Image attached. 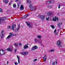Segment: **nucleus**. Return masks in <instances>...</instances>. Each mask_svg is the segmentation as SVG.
Instances as JSON below:
<instances>
[{
	"mask_svg": "<svg viewBox=\"0 0 65 65\" xmlns=\"http://www.w3.org/2000/svg\"><path fill=\"white\" fill-rule=\"evenodd\" d=\"M12 30H14V32L15 33H18L19 31V30H20V25H18V27L16 29H14V28H15L16 27V25L15 24H13L12 25Z\"/></svg>",
	"mask_w": 65,
	"mask_h": 65,
	"instance_id": "nucleus-1",
	"label": "nucleus"
},
{
	"mask_svg": "<svg viewBox=\"0 0 65 65\" xmlns=\"http://www.w3.org/2000/svg\"><path fill=\"white\" fill-rule=\"evenodd\" d=\"M25 23L26 24H27V25L28 26L29 28H32L33 27V25L30 24L29 22H25Z\"/></svg>",
	"mask_w": 65,
	"mask_h": 65,
	"instance_id": "nucleus-2",
	"label": "nucleus"
},
{
	"mask_svg": "<svg viewBox=\"0 0 65 65\" xmlns=\"http://www.w3.org/2000/svg\"><path fill=\"white\" fill-rule=\"evenodd\" d=\"M5 54V51L3 50H0V55H4Z\"/></svg>",
	"mask_w": 65,
	"mask_h": 65,
	"instance_id": "nucleus-3",
	"label": "nucleus"
},
{
	"mask_svg": "<svg viewBox=\"0 0 65 65\" xmlns=\"http://www.w3.org/2000/svg\"><path fill=\"white\" fill-rule=\"evenodd\" d=\"M38 47L37 45H35L32 47L31 48V50L32 51H35V50L38 49Z\"/></svg>",
	"mask_w": 65,
	"mask_h": 65,
	"instance_id": "nucleus-4",
	"label": "nucleus"
},
{
	"mask_svg": "<svg viewBox=\"0 0 65 65\" xmlns=\"http://www.w3.org/2000/svg\"><path fill=\"white\" fill-rule=\"evenodd\" d=\"M54 13V12H47V15L48 16L51 17L53 14V13Z\"/></svg>",
	"mask_w": 65,
	"mask_h": 65,
	"instance_id": "nucleus-5",
	"label": "nucleus"
},
{
	"mask_svg": "<svg viewBox=\"0 0 65 65\" xmlns=\"http://www.w3.org/2000/svg\"><path fill=\"white\" fill-rule=\"evenodd\" d=\"M28 54V52L26 51L25 52H22L20 53V54L22 55H27Z\"/></svg>",
	"mask_w": 65,
	"mask_h": 65,
	"instance_id": "nucleus-6",
	"label": "nucleus"
},
{
	"mask_svg": "<svg viewBox=\"0 0 65 65\" xmlns=\"http://www.w3.org/2000/svg\"><path fill=\"white\" fill-rule=\"evenodd\" d=\"M6 17H2L0 18V24L1 23V22L2 21H4L6 20Z\"/></svg>",
	"mask_w": 65,
	"mask_h": 65,
	"instance_id": "nucleus-7",
	"label": "nucleus"
},
{
	"mask_svg": "<svg viewBox=\"0 0 65 65\" xmlns=\"http://www.w3.org/2000/svg\"><path fill=\"white\" fill-rule=\"evenodd\" d=\"M39 17L42 20H44V18H45V16L43 15H40Z\"/></svg>",
	"mask_w": 65,
	"mask_h": 65,
	"instance_id": "nucleus-8",
	"label": "nucleus"
},
{
	"mask_svg": "<svg viewBox=\"0 0 65 65\" xmlns=\"http://www.w3.org/2000/svg\"><path fill=\"white\" fill-rule=\"evenodd\" d=\"M53 21H56V20L58 21V18L56 17V16L54 17H53Z\"/></svg>",
	"mask_w": 65,
	"mask_h": 65,
	"instance_id": "nucleus-9",
	"label": "nucleus"
},
{
	"mask_svg": "<svg viewBox=\"0 0 65 65\" xmlns=\"http://www.w3.org/2000/svg\"><path fill=\"white\" fill-rule=\"evenodd\" d=\"M57 44L58 46H61V43L60 42V41H59L57 42Z\"/></svg>",
	"mask_w": 65,
	"mask_h": 65,
	"instance_id": "nucleus-10",
	"label": "nucleus"
},
{
	"mask_svg": "<svg viewBox=\"0 0 65 65\" xmlns=\"http://www.w3.org/2000/svg\"><path fill=\"white\" fill-rule=\"evenodd\" d=\"M47 57V55H45V56L43 57V59L44 62H45V61L46 60V57Z\"/></svg>",
	"mask_w": 65,
	"mask_h": 65,
	"instance_id": "nucleus-11",
	"label": "nucleus"
},
{
	"mask_svg": "<svg viewBox=\"0 0 65 65\" xmlns=\"http://www.w3.org/2000/svg\"><path fill=\"white\" fill-rule=\"evenodd\" d=\"M29 15V14H27L26 15H25L23 17H22V19H25L27 18V17Z\"/></svg>",
	"mask_w": 65,
	"mask_h": 65,
	"instance_id": "nucleus-12",
	"label": "nucleus"
},
{
	"mask_svg": "<svg viewBox=\"0 0 65 65\" xmlns=\"http://www.w3.org/2000/svg\"><path fill=\"white\" fill-rule=\"evenodd\" d=\"M24 6L23 5H21L20 8V9L21 10H24Z\"/></svg>",
	"mask_w": 65,
	"mask_h": 65,
	"instance_id": "nucleus-13",
	"label": "nucleus"
},
{
	"mask_svg": "<svg viewBox=\"0 0 65 65\" xmlns=\"http://www.w3.org/2000/svg\"><path fill=\"white\" fill-rule=\"evenodd\" d=\"M14 45L15 46V47H17L19 46V43H17L14 44Z\"/></svg>",
	"mask_w": 65,
	"mask_h": 65,
	"instance_id": "nucleus-14",
	"label": "nucleus"
},
{
	"mask_svg": "<svg viewBox=\"0 0 65 65\" xmlns=\"http://www.w3.org/2000/svg\"><path fill=\"white\" fill-rule=\"evenodd\" d=\"M29 47V46H28V44H27L26 45H25L24 46V49H26L27 48H28Z\"/></svg>",
	"mask_w": 65,
	"mask_h": 65,
	"instance_id": "nucleus-15",
	"label": "nucleus"
},
{
	"mask_svg": "<svg viewBox=\"0 0 65 65\" xmlns=\"http://www.w3.org/2000/svg\"><path fill=\"white\" fill-rule=\"evenodd\" d=\"M11 36H12V35H9L6 38L7 39H9V38H10V37H11Z\"/></svg>",
	"mask_w": 65,
	"mask_h": 65,
	"instance_id": "nucleus-16",
	"label": "nucleus"
},
{
	"mask_svg": "<svg viewBox=\"0 0 65 65\" xmlns=\"http://www.w3.org/2000/svg\"><path fill=\"white\" fill-rule=\"evenodd\" d=\"M61 25H62V23H60L58 24V26L59 28H60V26H61Z\"/></svg>",
	"mask_w": 65,
	"mask_h": 65,
	"instance_id": "nucleus-17",
	"label": "nucleus"
},
{
	"mask_svg": "<svg viewBox=\"0 0 65 65\" xmlns=\"http://www.w3.org/2000/svg\"><path fill=\"white\" fill-rule=\"evenodd\" d=\"M27 3H28L29 4H30L31 3V1L30 0H27Z\"/></svg>",
	"mask_w": 65,
	"mask_h": 65,
	"instance_id": "nucleus-18",
	"label": "nucleus"
},
{
	"mask_svg": "<svg viewBox=\"0 0 65 65\" xmlns=\"http://www.w3.org/2000/svg\"><path fill=\"white\" fill-rule=\"evenodd\" d=\"M7 51H9L10 52H12V50H11L10 48H7Z\"/></svg>",
	"mask_w": 65,
	"mask_h": 65,
	"instance_id": "nucleus-19",
	"label": "nucleus"
},
{
	"mask_svg": "<svg viewBox=\"0 0 65 65\" xmlns=\"http://www.w3.org/2000/svg\"><path fill=\"white\" fill-rule=\"evenodd\" d=\"M3 37H4V34H1V38H2Z\"/></svg>",
	"mask_w": 65,
	"mask_h": 65,
	"instance_id": "nucleus-20",
	"label": "nucleus"
},
{
	"mask_svg": "<svg viewBox=\"0 0 65 65\" xmlns=\"http://www.w3.org/2000/svg\"><path fill=\"white\" fill-rule=\"evenodd\" d=\"M37 38H39V39H40L41 38V36L40 35H38L37 36Z\"/></svg>",
	"mask_w": 65,
	"mask_h": 65,
	"instance_id": "nucleus-21",
	"label": "nucleus"
},
{
	"mask_svg": "<svg viewBox=\"0 0 65 65\" xmlns=\"http://www.w3.org/2000/svg\"><path fill=\"white\" fill-rule=\"evenodd\" d=\"M4 2L5 3H8V0H3Z\"/></svg>",
	"mask_w": 65,
	"mask_h": 65,
	"instance_id": "nucleus-22",
	"label": "nucleus"
},
{
	"mask_svg": "<svg viewBox=\"0 0 65 65\" xmlns=\"http://www.w3.org/2000/svg\"><path fill=\"white\" fill-rule=\"evenodd\" d=\"M38 42H39V43H41L42 42L41 40L39 39L38 40Z\"/></svg>",
	"mask_w": 65,
	"mask_h": 65,
	"instance_id": "nucleus-23",
	"label": "nucleus"
},
{
	"mask_svg": "<svg viewBox=\"0 0 65 65\" xmlns=\"http://www.w3.org/2000/svg\"><path fill=\"white\" fill-rule=\"evenodd\" d=\"M35 42H38V39H37V38H35Z\"/></svg>",
	"mask_w": 65,
	"mask_h": 65,
	"instance_id": "nucleus-24",
	"label": "nucleus"
},
{
	"mask_svg": "<svg viewBox=\"0 0 65 65\" xmlns=\"http://www.w3.org/2000/svg\"><path fill=\"white\" fill-rule=\"evenodd\" d=\"M50 26L52 27V29H54L55 28V26H54V25H51Z\"/></svg>",
	"mask_w": 65,
	"mask_h": 65,
	"instance_id": "nucleus-25",
	"label": "nucleus"
},
{
	"mask_svg": "<svg viewBox=\"0 0 65 65\" xmlns=\"http://www.w3.org/2000/svg\"><path fill=\"white\" fill-rule=\"evenodd\" d=\"M55 51V49H52L50 50L51 52H53Z\"/></svg>",
	"mask_w": 65,
	"mask_h": 65,
	"instance_id": "nucleus-26",
	"label": "nucleus"
},
{
	"mask_svg": "<svg viewBox=\"0 0 65 65\" xmlns=\"http://www.w3.org/2000/svg\"><path fill=\"white\" fill-rule=\"evenodd\" d=\"M21 4V3L20 2L19 3H18V7H19V6H20V4Z\"/></svg>",
	"mask_w": 65,
	"mask_h": 65,
	"instance_id": "nucleus-27",
	"label": "nucleus"
},
{
	"mask_svg": "<svg viewBox=\"0 0 65 65\" xmlns=\"http://www.w3.org/2000/svg\"><path fill=\"white\" fill-rule=\"evenodd\" d=\"M48 8H49V9H51L52 8V7L50 6H49L48 7Z\"/></svg>",
	"mask_w": 65,
	"mask_h": 65,
	"instance_id": "nucleus-28",
	"label": "nucleus"
},
{
	"mask_svg": "<svg viewBox=\"0 0 65 65\" xmlns=\"http://www.w3.org/2000/svg\"><path fill=\"white\" fill-rule=\"evenodd\" d=\"M17 57L18 59V60H20V57H19V56H18L17 55Z\"/></svg>",
	"mask_w": 65,
	"mask_h": 65,
	"instance_id": "nucleus-29",
	"label": "nucleus"
},
{
	"mask_svg": "<svg viewBox=\"0 0 65 65\" xmlns=\"http://www.w3.org/2000/svg\"><path fill=\"white\" fill-rule=\"evenodd\" d=\"M32 5L31 4L29 5V7H30V8L32 7Z\"/></svg>",
	"mask_w": 65,
	"mask_h": 65,
	"instance_id": "nucleus-30",
	"label": "nucleus"
},
{
	"mask_svg": "<svg viewBox=\"0 0 65 65\" xmlns=\"http://www.w3.org/2000/svg\"><path fill=\"white\" fill-rule=\"evenodd\" d=\"M37 61V59H35L33 60V62H35V61Z\"/></svg>",
	"mask_w": 65,
	"mask_h": 65,
	"instance_id": "nucleus-31",
	"label": "nucleus"
},
{
	"mask_svg": "<svg viewBox=\"0 0 65 65\" xmlns=\"http://www.w3.org/2000/svg\"><path fill=\"white\" fill-rule=\"evenodd\" d=\"M48 2H49L50 3H51V1H48L47 2V4H49V3H48Z\"/></svg>",
	"mask_w": 65,
	"mask_h": 65,
	"instance_id": "nucleus-32",
	"label": "nucleus"
},
{
	"mask_svg": "<svg viewBox=\"0 0 65 65\" xmlns=\"http://www.w3.org/2000/svg\"><path fill=\"white\" fill-rule=\"evenodd\" d=\"M13 6L14 8L15 7H16V5H15V4H13Z\"/></svg>",
	"mask_w": 65,
	"mask_h": 65,
	"instance_id": "nucleus-33",
	"label": "nucleus"
},
{
	"mask_svg": "<svg viewBox=\"0 0 65 65\" xmlns=\"http://www.w3.org/2000/svg\"><path fill=\"white\" fill-rule=\"evenodd\" d=\"M49 19H50V17H48L47 18H46V20L47 21H48V20H49Z\"/></svg>",
	"mask_w": 65,
	"mask_h": 65,
	"instance_id": "nucleus-34",
	"label": "nucleus"
},
{
	"mask_svg": "<svg viewBox=\"0 0 65 65\" xmlns=\"http://www.w3.org/2000/svg\"><path fill=\"white\" fill-rule=\"evenodd\" d=\"M60 6H61V5L59 4L58 5V9H60Z\"/></svg>",
	"mask_w": 65,
	"mask_h": 65,
	"instance_id": "nucleus-35",
	"label": "nucleus"
},
{
	"mask_svg": "<svg viewBox=\"0 0 65 65\" xmlns=\"http://www.w3.org/2000/svg\"><path fill=\"white\" fill-rule=\"evenodd\" d=\"M14 63L15 64V65H18V63L17 62H14Z\"/></svg>",
	"mask_w": 65,
	"mask_h": 65,
	"instance_id": "nucleus-36",
	"label": "nucleus"
},
{
	"mask_svg": "<svg viewBox=\"0 0 65 65\" xmlns=\"http://www.w3.org/2000/svg\"><path fill=\"white\" fill-rule=\"evenodd\" d=\"M0 12H2V8H0Z\"/></svg>",
	"mask_w": 65,
	"mask_h": 65,
	"instance_id": "nucleus-37",
	"label": "nucleus"
},
{
	"mask_svg": "<svg viewBox=\"0 0 65 65\" xmlns=\"http://www.w3.org/2000/svg\"><path fill=\"white\" fill-rule=\"evenodd\" d=\"M11 34L12 35H14V36H17V34Z\"/></svg>",
	"mask_w": 65,
	"mask_h": 65,
	"instance_id": "nucleus-38",
	"label": "nucleus"
},
{
	"mask_svg": "<svg viewBox=\"0 0 65 65\" xmlns=\"http://www.w3.org/2000/svg\"><path fill=\"white\" fill-rule=\"evenodd\" d=\"M19 46H22V44L21 43H19Z\"/></svg>",
	"mask_w": 65,
	"mask_h": 65,
	"instance_id": "nucleus-39",
	"label": "nucleus"
},
{
	"mask_svg": "<svg viewBox=\"0 0 65 65\" xmlns=\"http://www.w3.org/2000/svg\"><path fill=\"white\" fill-rule=\"evenodd\" d=\"M11 26H8V29H9V28H11Z\"/></svg>",
	"mask_w": 65,
	"mask_h": 65,
	"instance_id": "nucleus-40",
	"label": "nucleus"
},
{
	"mask_svg": "<svg viewBox=\"0 0 65 65\" xmlns=\"http://www.w3.org/2000/svg\"><path fill=\"white\" fill-rule=\"evenodd\" d=\"M55 62H54L52 63V65H55Z\"/></svg>",
	"mask_w": 65,
	"mask_h": 65,
	"instance_id": "nucleus-41",
	"label": "nucleus"
},
{
	"mask_svg": "<svg viewBox=\"0 0 65 65\" xmlns=\"http://www.w3.org/2000/svg\"><path fill=\"white\" fill-rule=\"evenodd\" d=\"M19 64H20V60H18Z\"/></svg>",
	"mask_w": 65,
	"mask_h": 65,
	"instance_id": "nucleus-42",
	"label": "nucleus"
},
{
	"mask_svg": "<svg viewBox=\"0 0 65 65\" xmlns=\"http://www.w3.org/2000/svg\"><path fill=\"white\" fill-rule=\"evenodd\" d=\"M3 32H4V30L2 31L1 32V34H2L3 33Z\"/></svg>",
	"mask_w": 65,
	"mask_h": 65,
	"instance_id": "nucleus-43",
	"label": "nucleus"
},
{
	"mask_svg": "<svg viewBox=\"0 0 65 65\" xmlns=\"http://www.w3.org/2000/svg\"><path fill=\"white\" fill-rule=\"evenodd\" d=\"M10 4H11V2H10L9 4V5L10 6Z\"/></svg>",
	"mask_w": 65,
	"mask_h": 65,
	"instance_id": "nucleus-44",
	"label": "nucleus"
},
{
	"mask_svg": "<svg viewBox=\"0 0 65 65\" xmlns=\"http://www.w3.org/2000/svg\"><path fill=\"white\" fill-rule=\"evenodd\" d=\"M55 34L56 35H58V32H55Z\"/></svg>",
	"mask_w": 65,
	"mask_h": 65,
	"instance_id": "nucleus-45",
	"label": "nucleus"
},
{
	"mask_svg": "<svg viewBox=\"0 0 65 65\" xmlns=\"http://www.w3.org/2000/svg\"><path fill=\"white\" fill-rule=\"evenodd\" d=\"M32 8V10H35V9L34 8V7H33ZM33 8H34V9H33Z\"/></svg>",
	"mask_w": 65,
	"mask_h": 65,
	"instance_id": "nucleus-46",
	"label": "nucleus"
},
{
	"mask_svg": "<svg viewBox=\"0 0 65 65\" xmlns=\"http://www.w3.org/2000/svg\"><path fill=\"white\" fill-rule=\"evenodd\" d=\"M16 52H17V50L15 49L14 50V52H15V53H16Z\"/></svg>",
	"mask_w": 65,
	"mask_h": 65,
	"instance_id": "nucleus-47",
	"label": "nucleus"
},
{
	"mask_svg": "<svg viewBox=\"0 0 65 65\" xmlns=\"http://www.w3.org/2000/svg\"><path fill=\"white\" fill-rule=\"evenodd\" d=\"M56 30H55L54 31V33H55V32H56Z\"/></svg>",
	"mask_w": 65,
	"mask_h": 65,
	"instance_id": "nucleus-48",
	"label": "nucleus"
},
{
	"mask_svg": "<svg viewBox=\"0 0 65 65\" xmlns=\"http://www.w3.org/2000/svg\"><path fill=\"white\" fill-rule=\"evenodd\" d=\"M16 0V1H17L18 2H19V0Z\"/></svg>",
	"mask_w": 65,
	"mask_h": 65,
	"instance_id": "nucleus-49",
	"label": "nucleus"
},
{
	"mask_svg": "<svg viewBox=\"0 0 65 65\" xmlns=\"http://www.w3.org/2000/svg\"><path fill=\"white\" fill-rule=\"evenodd\" d=\"M47 52H51V50H49V51H47Z\"/></svg>",
	"mask_w": 65,
	"mask_h": 65,
	"instance_id": "nucleus-50",
	"label": "nucleus"
},
{
	"mask_svg": "<svg viewBox=\"0 0 65 65\" xmlns=\"http://www.w3.org/2000/svg\"><path fill=\"white\" fill-rule=\"evenodd\" d=\"M56 64H57L58 63H57V61H56Z\"/></svg>",
	"mask_w": 65,
	"mask_h": 65,
	"instance_id": "nucleus-51",
	"label": "nucleus"
},
{
	"mask_svg": "<svg viewBox=\"0 0 65 65\" xmlns=\"http://www.w3.org/2000/svg\"><path fill=\"white\" fill-rule=\"evenodd\" d=\"M8 62L7 61V64H8Z\"/></svg>",
	"mask_w": 65,
	"mask_h": 65,
	"instance_id": "nucleus-52",
	"label": "nucleus"
},
{
	"mask_svg": "<svg viewBox=\"0 0 65 65\" xmlns=\"http://www.w3.org/2000/svg\"><path fill=\"white\" fill-rule=\"evenodd\" d=\"M36 8H34V9H36Z\"/></svg>",
	"mask_w": 65,
	"mask_h": 65,
	"instance_id": "nucleus-53",
	"label": "nucleus"
},
{
	"mask_svg": "<svg viewBox=\"0 0 65 65\" xmlns=\"http://www.w3.org/2000/svg\"><path fill=\"white\" fill-rule=\"evenodd\" d=\"M59 14V13H57V14Z\"/></svg>",
	"mask_w": 65,
	"mask_h": 65,
	"instance_id": "nucleus-54",
	"label": "nucleus"
},
{
	"mask_svg": "<svg viewBox=\"0 0 65 65\" xmlns=\"http://www.w3.org/2000/svg\"><path fill=\"white\" fill-rule=\"evenodd\" d=\"M30 10H31V9H30Z\"/></svg>",
	"mask_w": 65,
	"mask_h": 65,
	"instance_id": "nucleus-55",
	"label": "nucleus"
},
{
	"mask_svg": "<svg viewBox=\"0 0 65 65\" xmlns=\"http://www.w3.org/2000/svg\"><path fill=\"white\" fill-rule=\"evenodd\" d=\"M48 3H49V4H50V3L49 2H48Z\"/></svg>",
	"mask_w": 65,
	"mask_h": 65,
	"instance_id": "nucleus-56",
	"label": "nucleus"
}]
</instances>
